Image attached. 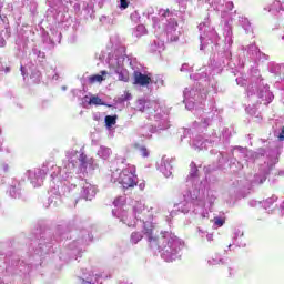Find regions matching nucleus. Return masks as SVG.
<instances>
[{"instance_id": "nucleus-1", "label": "nucleus", "mask_w": 284, "mask_h": 284, "mask_svg": "<svg viewBox=\"0 0 284 284\" xmlns=\"http://www.w3.org/2000/svg\"><path fill=\"white\" fill-rule=\"evenodd\" d=\"M113 205L112 215L119 219L124 225H128V227H138L140 224L143 227L142 232L144 236H146L151 250H159L163 261L172 263V261L181 258L185 242L168 231H162L159 235H155L158 232L156 226L152 223V215L150 211L145 209V204L138 202L133 206L134 220L128 219V211L123 209L125 206L124 196L115 199Z\"/></svg>"}, {"instance_id": "nucleus-2", "label": "nucleus", "mask_w": 284, "mask_h": 284, "mask_svg": "<svg viewBox=\"0 0 284 284\" xmlns=\"http://www.w3.org/2000/svg\"><path fill=\"white\" fill-rule=\"evenodd\" d=\"M68 161L63 162V169L55 173L54 179L50 182V196L45 207H59L61 199L59 196H74L79 189L77 185L81 183V179L74 175V170L79 169L81 174L94 171L97 164L94 159L88 158L83 148L80 150L70 149L67 151Z\"/></svg>"}, {"instance_id": "nucleus-3", "label": "nucleus", "mask_w": 284, "mask_h": 284, "mask_svg": "<svg viewBox=\"0 0 284 284\" xmlns=\"http://www.w3.org/2000/svg\"><path fill=\"white\" fill-rule=\"evenodd\" d=\"M200 32V50L214 53L211 60L212 74H221L224 68H236L235 63H232V45L234 40L232 39V26L229 22L224 24V47L219 49V33L212 27L210 16H207L202 23L197 26Z\"/></svg>"}, {"instance_id": "nucleus-4", "label": "nucleus", "mask_w": 284, "mask_h": 284, "mask_svg": "<svg viewBox=\"0 0 284 284\" xmlns=\"http://www.w3.org/2000/svg\"><path fill=\"white\" fill-rule=\"evenodd\" d=\"M233 156H235V159L231 160V168H234L235 165L237 170H243L245 165H250V163H254V161H262L258 162V172L255 173L251 180V185H263V183L267 181L270 172L274 170V166L278 163L281 148L258 149L254 152L247 150V148L234 146Z\"/></svg>"}, {"instance_id": "nucleus-5", "label": "nucleus", "mask_w": 284, "mask_h": 284, "mask_svg": "<svg viewBox=\"0 0 284 284\" xmlns=\"http://www.w3.org/2000/svg\"><path fill=\"white\" fill-rule=\"evenodd\" d=\"M190 79H194L196 81L194 88H185L183 91V103H185L186 110H194L195 112H201L202 110V119L201 121H195L193 123V128L191 130H197L199 132H203L214 116H216V106L214 103H211V111L207 109H203V106L199 108L197 105H203V101L207 99V85H210V77L205 71H201L200 73L191 74Z\"/></svg>"}, {"instance_id": "nucleus-6", "label": "nucleus", "mask_w": 284, "mask_h": 284, "mask_svg": "<svg viewBox=\"0 0 284 284\" xmlns=\"http://www.w3.org/2000/svg\"><path fill=\"white\" fill-rule=\"evenodd\" d=\"M186 183H191L194 189L193 191H189V194L184 195L185 200L175 204L174 209L178 210V212H182V214H187L190 207L193 205V214H195L197 219H210V212H207V209L205 207V200L201 197V186L203 185V182H200V187L196 186L199 183V168L194 162H191L190 164ZM187 199H190L191 202Z\"/></svg>"}, {"instance_id": "nucleus-7", "label": "nucleus", "mask_w": 284, "mask_h": 284, "mask_svg": "<svg viewBox=\"0 0 284 284\" xmlns=\"http://www.w3.org/2000/svg\"><path fill=\"white\" fill-rule=\"evenodd\" d=\"M63 239H68V225H58L52 232V230H45L40 233L39 237L31 243L32 258H47L50 255L57 254V243H61Z\"/></svg>"}, {"instance_id": "nucleus-8", "label": "nucleus", "mask_w": 284, "mask_h": 284, "mask_svg": "<svg viewBox=\"0 0 284 284\" xmlns=\"http://www.w3.org/2000/svg\"><path fill=\"white\" fill-rule=\"evenodd\" d=\"M136 110L146 114V118L150 119V121H156L158 123L155 125L146 124L142 128L141 132L145 139H152V134H156V132L170 130V122L168 121V118H163L165 116V112H163L161 104L156 101L140 99L136 102Z\"/></svg>"}, {"instance_id": "nucleus-9", "label": "nucleus", "mask_w": 284, "mask_h": 284, "mask_svg": "<svg viewBox=\"0 0 284 284\" xmlns=\"http://www.w3.org/2000/svg\"><path fill=\"white\" fill-rule=\"evenodd\" d=\"M8 247H12V241L0 242V274H3V272L11 274V276H23V274H28L32 264H26L23 260L21 261L19 258V255L8 251ZM0 284H6L1 275Z\"/></svg>"}, {"instance_id": "nucleus-10", "label": "nucleus", "mask_w": 284, "mask_h": 284, "mask_svg": "<svg viewBox=\"0 0 284 284\" xmlns=\"http://www.w3.org/2000/svg\"><path fill=\"white\" fill-rule=\"evenodd\" d=\"M181 132V141L187 139V143L192 145L194 150H207L210 145H227L232 136V131H230L229 128L222 130V135L219 136L216 133H213L207 139H204L203 135L195 134V132H203L199 131V129H182Z\"/></svg>"}, {"instance_id": "nucleus-11", "label": "nucleus", "mask_w": 284, "mask_h": 284, "mask_svg": "<svg viewBox=\"0 0 284 284\" xmlns=\"http://www.w3.org/2000/svg\"><path fill=\"white\" fill-rule=\"evenodd\" d=\"M74 234L77 237L71 243H67V248L58 254V258L60 261H64V263L81 258L83 247H85L88 243L92 242V234L85 229L79 232L75 231Z\"/></svg>"}, {"instance_id": "nucleus-12", "label": "nucleus", "mask_w": 284, "mask_h": 284, "mask_svg": "<svg viewBox=\"0 0 284 284\" xmlns=\"http://www.w3.org/2000/svg\"><path fill=\"white\" fill-rule=\"evenodd\" d=\"M128 59H130V55L125 54L124 45L118 47L113 54L109 53L106 59L110 70L118 75V81H123L124 83L130 81V73L128 72V69L123 68L125 64L130 65Z\"/></svg>"}, {"instance_id": "nucleus-13", "label": "nucleus", "mask_w": 284, "mask_h": 284, "mask_svg": "<svg viewBox=\"0 0 284 284\" xmlns=\"http://www.w3.org/2000/svg\"><path fill=\"white\" fill-rule=\"evenodd\" d=\"M246 94L248 98L260 99V103H263V105H270L274 101V93L270 91V84L265 83L261 74L251 78Z\"/></svg>"}, {"instance_id": "nucleus-14", "label": "nucleus", "mask_w": 284, "mask_h": 284, "mask_svg": "<svg viewBox=\"0 0 284 284\" xmlns=\"http://www.w3.org/2000/svg\"><path fill=\"white\" fill-rule=\"evenodd\" d=\"M159 17V22H156V18H153L154 26H158V28H161V26L164 27L168 39L171 41H179V37H181V31H179L176 14L170 9H160Z\"/></svg>"}, {"instance_id": "nucleus-15", "label": "nucleus", "mask_w": 284, "mask_h": 284, "mask_svg": "<svg viewBox=\"0 0 284 284\" xmlns=\"http://www.w3.org/2000/svg\"><path fill=\"white\" fill-rule=\"evenodd\" d=\"M60 172L61 168L54 162L49 161L43 163L41 169L28 170L26 172V176L33 187H41V185H43V181L45 180V175L50 174L52 183L53 179H55V174H59Z\"/></svg>"}, {"instance_id": "nucleus-16", "label": "nucleus", "mask_w": 284, "mask_h": 284, "mask_svg": "<svg viewBox=\"0 0 284 284\" xmlns=\"http://www.w3.org/2000/svg\"><path fill=\"white\" fill-rule=\"evenodd\" d=\"M126 63L133 70L134 85H140L141 88H145L148 87L149 83H151L152 74L151 73L145 74L139 71V69H136V59L128 58Z\"/></svg>"}, {"instance_id": "nucleus-17", "label": "nucleus", "mask_w": 284, "mask_h": 284, "mask_svg": "<svg viewBox=\"0 0 284 284\" xmlns=\"http://www.w3.org/2000/svg\"><path fill=\"white\" fill-rule=\"evenodd\" d=\"M197 6H209L215 12H221L222 17H224L225 12L234 10V2H225V0H197Z\"/></svg>"}, {"instance_id": "nucleus-18", "label": "nucleus", "mask_w": 284, "mask_h": 284, "mask_svg": "<svg viewBox=\"0 0 284 284\" xmlns=\"http://www.w3.org/2000/svg\"><path fill=\"white\" fill-rule=\"evenodd\" d=\"M135 172L136 170L134 169V166H129L120 172L118 183L122 185L123 190H130V187H134V185H136Z\"/></svg>"}, {"instance_id": "nucleus-19", "label": "nucleus", "mask_w": 284, "mask_h": 284, "mask_svg": "<svg viewBox=\"0 0 284 284\" xmlns=\"http://www.w3.org/2000/svg\"><path fill=\"white\" fill-rule=\"evenodd\" d=\"M242 52H244V57L251 61H270V55L261 52V49L255 43L248 45H242L240 48Z\"/></svg>"}, {"instance_id": "nucleus-20", "label": "nucleus", "mask_w": 284, "mask_h": 284, "mask_svg": "<svg viewBox=\"0 0 284 284\" xmlns=\"http://www.w3.org/2000/svg\"><path fill=\"white\" fill-rule=\"evenodd\" d=\"M64 7H51L47 11V19L48 21H52L54 26L65 23L68 19H70V16L64 11Z\"/></svg>"}, {"instance_id": "nucleus-21", "label": "nucleus", "mask_w": 284, "mask_h": 284, "mask_svg": "<svg viewBox=\"0 0 284 284\" xmlns=\"http://www.w3.org/2000/svg\"><path fill=\"white\" fill-rule=\"evenodd\" d=\"M32 34H34V32H32V27L28 24L22 26L20 29H18V38L16 39V45L18 50H24Z\"/></svg>"}, {"instance_id": "nucleus-22", "label": "nucleus", "mask_w": 284, "mask_h": 284, "mask_svg": "<svg viewBox=\"0 0 284 284\" xmlns=\"http://www.w3.org/2000/svg\"><path fill=\"white\" fill-rule=\"evenodd\" d=\"M173 161V159L164 155L162 156L161 161L158 162V170L165 176V179H170V176H172Z\"/></svg>"}, {"instance_id": "nucleus-23", "label": "nucleus", "mask_w": 284, "mask_h": 284, "mask_svg": "<svg viewBox=\"0 0 284 284\" xmlns=\"http://www.w3.org/2000/svg\"><path fill=\"white\" fill-rule=\"evenodd\" d=\"M267 70L274 78L277 79L276 83L284 81V63L268 62Z\"/></svg>"}, {"instance_id": "nucleus-24", "label": "nucleus", "mask_w": 284, "mask_h": 284, "mask_svg": "<svg viewBox=\"0 0 284 284\" xmlns=\"http://www.w3.org/2000/svg\"><path fill=\"white\" fill-rule=\"evenodd\" d=\"M80 284H103V282L101 281V274L89 271L82 273Z\"/></svg>"}, {"instance_id": "nucleus-25", "label": "nucleus", "mask_w": 284, "mask_h": 284, "mask_svg": "<svg viewBox=\"0 0 284 284\" xmlns=\"http://www.w3.org/2000/svg\"><path fill=\"white\" fill-rule=\"evenodd\" d=\"M21 192H22L21 182H19V180L17 179H11L9 181V187L7 190V194H9L11 199H20Z\"/></svg>"}, {"instance_id": "nucleus-26", "label": "nucleus", "mask_w": 284, "mask_h": 284, "mask_svg": "<svg viewBox=\"0 0 284 284\" xmlns=\"http://www.w3.org/2000/svg\"><path fill=\"white\" fill-rule=\"evenodd\" d=\"M29 59L34 61L33 70H37V65H42L45 62V52L41 51L37 47H33L31 53L29 54Z\"/></svg>"}, {"instance_id": "nucleus-27", "label": "nucleus", "mask_w": 284, "mask_h": 284, "mask_svg": "<svg viewBox=\"0 0 284 284\" xmlns=\"http://www.w3.org/2000/svg\"><path fill=\"white\" fill-rule=\"evenodd\" d=\"M81 185V197L84 199V201H92V199L97 196V186L88 182H84Z\"/></svg>"}, {"instance_id": "nucleus-28", "label": "nucleus", "mask_w": 284, "mask_h": 284, "mask_svg": "<svg viewBox=\"0 0 284 284\" xmlns=\"http://www.w3.org/2000/svg\"><path fill=\"white\" fill-rule=\"evenodd\" d=\"M244 235L241 229H235L232 236L233 245H236V247H245L247 244L245 243Z\"/></svg>"}, {"instance_id": "nucleus-29", "label": "nucleus", "mask_w": 284, "mask_h": 284, "mask_svg": "<svg viewBox=\"0 0 284 284\" xmlns=\"http://www.w3.org/2000/svg\"><path fill=\"white\" fill-rule=\"evenodd\" d=\"M281 10L284 12V3H282L280 0H275L273 4L263 8V14L266 12L275 14V12H281Z\"/></svg>"}, {"instance_id": "nucleus-30", "label": "nucleus", "mask_w": 284, "mask_h": 284, "mask_svg": "<svg viewBox=\"0 0 284 284\" xmlns=\"http://www.w3.org/2000/svg\"><path fill=\"white\" fill-rule=\"evenodd\" d=\"M278 201V196L273 195L272 197L266 199L262 202V207L267 211L268 214H272L275 210L274 203Z\"/></svg>"}, {"instance_id": "nucleus-31", "label": "nucleus", "mask_w": 284, "mask_h": 284, "mask_svg": "<svg viewBox=\"0 0 284 284\" xmlns=\"http://www.w3.org/2000/svg\"><path fill=\"white\" fill-rule=\"evenodd\" d=\"M273 134L274 138L277 139V141H284V123L277 122L275 125H273Z\"/></svg>"}, {"instance_id": "nucleus-32", "label": "nucleus", "mask_w": 284, "mask_h": 284, "mask_svg": "<svg viewBox=\"0 0 284 284\" xmlns=\"http://www.w3.org/2000/svg\"><path fill=\"white\" fill-rule=\"evenodd\" d=\"M239 24L243 28V30L247 33L252 32V22H250V19L239 16L237 17Z\"/></svg>"}, {"instance_id": "nucleus-33", "label": "nucleus", "mask_w": 284, "mask_h": 284, "mask_svg": "<svg viewBox=\"0 0 284 284\" xmlns=\"http://www.w3.org/2000/svg\"><path fill=\"white\" fill-rule=\"evenodd\" d=\"M144 34H148V29H145V26L139 24L133 29L132 37H135V39H141V37H144Z\"/></svg>"}, {"instance_id": "nucleus-34", "label": "nucleus", "mask_w": 284, "mask_h": 284, "mask_svg": "<svg viewBox=\"0 0 284 284\" xmlns=\"http://www.w3.org/2000/svg\"><path fill=\"white\" fill-rule=\"evenodd\" d=\"M110 154H112V150L108 146H100L98 150V156L103 159V161H108V159H110Z\"/></svg>"}, {"instance_id": "nucleus-35", "label": "nucleus", "mask_w": 284, "mask_h": 284, "mask_svg": "<svg viewBox=\"0 0 284 284\" xmlns=\"http://www.w3.org/2000/svg\"><path fill=\"white\" fill-rule=\"evenodd\" d=\"M118 119H119V116L116 114L105 115L104 123H105L106 130H112V126L116 125V120Z\"/></svg>"}, {"instance_id": "nucleus-36", "label": "nucleus", "mask_w": 284, "mask_h": 284, "mask_svg": "<svg viewBox=\"0 0 284 284\" xmlns=\"http://www.w3.org/2000/svg\"><path fill=\"white\" fill-rule=\"evenodd\" d=\"M105 74H108V71H101V74H93L91 77H88V83H101V81H104Z\"/></svg>"}, {"instance_id": "nucleus-37", "label": "nucleus", "mask_w": 284, "mask_h": 284, "mask_svg": "<svg viewBox=\"0 0 284 284\" xmlns=\"http://www.w3.org/2000/svg\"><path fill=\"white\" fill-rule=\"evenodd\" d=\"M164 43L161 39H156L153 41V43H151L150 45V52H161V50H163L164 48Z\"/></svg>"}, {"instance_id": "nucleus-38", "label": "nucleus", "mask_w": 284, "mask_h": 284, "mask_svg": "<svg viewBox=\"0 0 284 284\" xmlns=\"http://www.w3.org/2000/svg\"><path fill=\"white\" fill-rule=\"evenodd\" d=\"M140 241H143V233L139 231L132 232L130 235V243L136 245Z\"/></svg>"}, {"instance_id": "nucleus-39", "label": "nucleus", "mask_w": 284, "mask_h": 284, "mask_svg": "<svg viewBox=\"0 0 284 284\" xmlns=\"http://www.w3.org/2000/svg\"><path fill=\"white\" fill-rule=\"evenodd\" d=\"M229 196L230 199H241V187L233 184L229 189Z\"/></svg>"}, {"instance_id": "nucleus-40", "label": "nucleus", "mask_w": 284, "mask_h": 284, "mask_svg": "<svg viewBox=\"0 0 284 284\" xmlns=\"http://www.w3.org/2000/svg\"><path fill=\"white\" fill-rule=\"evenodd\" d=\"M83 12L85 19H94V9L92 6L83 3Z\"/></svg>"}, {"instance_id": "nucleus-41", "label": "nucleus", "mask_w": 284, "mask_h": 284, "mask_svg": "<svg viewBox=\"0 0 284 284\" xmlns=\"http://www.w3.org/2000/svg\"><path fill=\"white\" fill-rule=\"evenodd\" d=\"M135 150L140 153V156H143V159H148V156H150V151L145 145L135 144Z\"/></svg>"}, {"instance_id": "nucleus-42", "label": "nucleus", "mask_w": 284, "mask_h": 284, "mask_svg": "<svg viewBox=\"0 0 284 284\" xmlns=\"http://www.w3.org/2000/svg\"><path fill=\"white\" fill-rule=\"evenodd\" d=\"M213 227L214 230H219V227H223L225 225V217L222 216H215L213 220Z\"/></svg>"}, {"instance_id": "nucleus-43", "label": "nucleus", "mask_w": 284, "mask_h": 284, "mask_svg": "<svg viewBox=\"0 0 284 284\" xmlns=\"http://www.w3.org/2000/svg\"><path fill=\"white\" fill-rule=\"evenodd\" d=\"M206 201L212 207L214 205V201H216V191H207Z\"/></svg>"}, {"instance_id": "nucleus-44", "label": "nucleus", "mask_w": 284, "mask_h": 284, "mask_svg": "<svg viewBox=\"0 0 284 284\" xmlns=\"http://www.w3.org/2000/svg\"><path fill=\"white\" fill-rule=\"evenodd\" d=\"M89 105H105V103H103L99 95H92L89 100Z\"/></svg>"}, {"instance_id": "nucleus-45", "label": "nucleus", "mask_w": 284, "mask_h": 284, "mask_svg": "<svg viewBox=\"0 0 284 284\" xmlns=\"http://www.w3.org/2000/svg\"><path fill=\"white\" fill-rule=\"evenodd\" d=\"M209 265H223L225 263L223 258L219 255H215V257H212L207 261Z\"/></svg>"}, {"instance_id": "nucleus-46", "label": "nucleus", "mask_w": 284, "mask_h": 284, "mask_svg": "<svg viewBox=\"0 0 284 284\" xmlns=\"http://www.w3.org/2000/svg\"><path fill=\"white\" fill-rule=\"evenodd\" d=\"M151 83H154L155 85H158V88H161V85H165V81L161 75H156L155 78L151 77Z\"/></svg>"}, {"instance_id": "nucleus-47", "label": "nucleus", "mask_w": 284, "mask_h": 284, "mask_svg": "<svg viewBox=\"0 0 284 284\" xmlns=\"http://www.w3.org/2000/svg\"><path fill=\"white\" fill-rule=\"evenodd\" d=\"M10 171V166L4 161H0V176H3V174H8Z\"/></svg>"}, {"instance_id": "nucleus-48", "label": "nucleus", "mask_w": 284, "mask_h": 284, "mask_svg": "<svg viewBox=\"0 0 284 284\" xmlns=\"http://www.w3.org/2000/svg\"><path fill=\"white\" fill-rule=\"evenodd\" d=\"M61 32L60 31H55L54 33H52V37L50 38L51 39V42L52 43H61Z\"/></svg>"}, {"instance_id": "nucleus-49", "label": "nucleus", "mask_w": 284, "mask_h": 284, "mask_svg": "<svg viewBox=\"0 0 284 284\" xmlns=\"http://www.w3.org/2000/svg\"><path fill=\"white\" fill-rule=\"evenodd\" d=\"M132 99V94L130 92H125L120 98H118V103H125V101H130Z\"/></svg>"}, {"instance_id": "nucleus-50", "label": "nucleus", "mask_w": 284, "mask_h": 284, "mask_svg": "<svg viewBox=\"0 0 284 284\" xmlns=\"http://www.w3.org/2000/svg\"><path fill=\"white\" fill-rule=\"evenodd\" d=\"M50 8H61L63 7V0H48Z\"/></svg>"}, {"instance_id": "nucleus-51", "label": "nucleus", "mask_w": 284, "mask_h": 284, "mask_svg": "<svg viewBox=\"0 0 284 284\" xmlns=\"http://www.w3.org/2000/svg\"><path fill=\"white\" fill-rule=\"evenodd\" d=\"M3 34H7L8 37H10V34H8V29L2 30L0 32V48H6V38H3Z\"/></svg>"}, {"instance_id": "nucleus-52", "label": "nucleus", "mask_w": 284, "mask_h": 284, "mask_svg": "<svg viewBox=\"0 0 284 284\" xmlns=\"http://www.w3.org/2000/svg\"><path fill=\"white\" fill-rule=\"evenodd\" d=\"M180 72H194V67L190 65V63H183Z\"/></svg>"}, {"instance_id": "nucleus-53", "label": "nucleus", "mask_w": 284, "mask_h": 284, "mask_svg": "<svg viewBox=\"0 0 284 284\" xmlns=\"http://www.w3.org/2000/svg\"><path fill=\"white\" fill-rule=\"evenodd\" d=\"M130 18L133 23H139L141 21V14H139L138 11L131 13Z\"/></svg>"}, {"instance_id": "nucleus-54", "label": "nucleus", "mask_w": 284, "mask_h": 284, "mask_svg": "<svg viewBox=\"0 0 284 284\" xmlns=\"http://www.w3.org/2000/svg\"><path fill=\"white\" fill-rule=\"evenodd\" d=\"M250 207H263V202L256 200L248 201Z\"/></svg>"}, {"instance_id": "nucleus-55", "label": "nucleus", "mask_w": 284, "mask_h": 284, "mask_svg": "<svg viewBox=\"0 0 284 284\" xmlns=\"http://www.w3.org/2000/svg\"><path fill=\"white\" fill-rule=\"evenodd\" d=\"M119 1H120V4H119L120 10H128L130 6V0H119Z\"/></svg>"}, {"instance_id": "nucleus-56", "label": "nucleus", "mask_w": 284, "mask_h": 284, "mask_svg": "<svg viewBox=\"0 0 284 284\" xmlns=\"http://www.w3.org/2000/svg\"><path fill=\"white\" fill-rule=\"evenodd\" d=\"M245 111H246L248 114H251V116H255V114H256V108L251 106V105L246 106Z\"/></svg>"}, {"instance_id": "nucleus-57", "label": "nucleus", "mask_w": 284, "mask_h": 284, "mask_svg": "<svg viewBox=\"0 0 284 284\" xmlns=\"http://www.w3.org/2000/svg\"><path fill=\"white\" fill-rule=\"evenodd\" d=\"M235 81H236V83H237V85H247V80H245V78H236L235 79Z\"/></svg>"}, {"instance_id": "nucleus-58", "label": "nucleus", "mask_w": 284, "mask_h": 284, "mask_svg": "<svg viewBox=\"0 0 284 284\" xmlns=\"http://www.w3.org/2000/svg\"><path fill=\"white\" fill-rule=\"evenodd\" d=\"M217 161L221 164L225 163V155L223 154V152L217 153Z\"/></svg>"}, {"instance_id": "nucleus-59", "label": "nucleus", "mask_w": 284, "mask_h": 284, "mask_svg": "<svg viewBox=\"0 0 284 284\" xmlns=\"http://www.w3.org/2000/svg\"><path fill=\"white\" fill-rule=\"evenodd\" d=\"M71 93L73 94V97H78V99H81V94H83V91L73 89Z\"/></svg>"}, {"instance_id": "nucleus-60", "label": "nucleus", "mask_w": 284, "mask_h": 284, "mask_svg": "<svg viewBox=\"0 0 284 284\" xmlns=\"http://www.w3.org/2000/svg\"><path fill=\"white\" fill-rule=\"evenodd\" d=\"M197 234L201 239H205L207 236V231H203L201 227H197Z\"/></svg>"}, {"instance_id": "nucleus-61", "label": "nucleus", "mask_w": 284, "mask_h": 284, "mask_svg": "<svg viewBox=\"0 0 284 284\" xmlns=\"http://www.w3.org/2000/svg\"><path fill=\"white\" fill-rule=\"evenodd\" d=\"M82 105L85 108L87 105H90V97L84 95L82 98Z\"/></svg>"}, {"instance_id": "nucleus-62", "label": "nucleus", "mask_w": 284, "mask_h": 284, "mask_svg": "<svg viewBox=\"0 0 284 284\" xmlns=\"http://www.w3.org/2000/svg\"><path fill=\"white\" fill-rule=\"evenodd\" d=\"M274 88H276L277 90H283L284 92V81L275 82Z\"/></svg>"}, {"instance_id": "nucleus-63", "label": "nucleus", "mask_w": 284, "mask_h": 284, "mask_svg": "<svg viewBox=\"0 0 284 284\" xmlns=\"http://www.w3.org/2000/svg\"><path fill=\"white\" fill-rule=\"evenodd\" d=\"M20 71L22 77L26 79V77H28V69L24 65H21Z\"/></svg>"}, {"instance_id": "nucleus-64", "label": "nucleus", "mask_w": 284, "mask_h": 284, "mask_svg": "<svg viewBox=\"0 0 284 284\" xmlns=\"http://www.w3.org/2000/svg\"><path fill=\"white\" fill-rule=\"evenodd\" d=\"M0 71L6 72V74H8V72H10V67H3V64H0Z\"/></svg>"}]
</instances>
